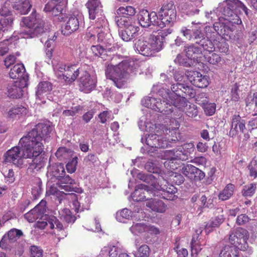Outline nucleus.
I'll return each mask as SVG.
<instances>
[{"mask_svg": "<svg viewBox=\"0 0 257 257\" xmlns=\"http://www.w3.org/2000/svg\"><path fill=\"white\" fill-rule=\"evenodd\" d=\"M241 10L246 16L249 14V10L239 0H225L220 3L216 11L224 16L225 22L215 23L213 25L214 30L220 36H230L234 29V25L242 23L238 16Z\"/></svg>", "mask_w": 257, "mask_h": 257, "instance_id": "obj_1", "label": "nucleus"}, {"mask_svg": "<svg viewBox=\"0 0 257 257\" xmlns=\"http://www.w3.org/2000/svg\"><path fill=\"white\" fill-rule=\"evenodd\" d=\"M177 12L174 2L169 0L164 2L158 12L149 13L142 10L138 15V20L141 26L148 28L151 25L163 28L166 26H173L176 20Z\"/></svg>", "mask_w": 257, "mask_h": 257, "instance_id": "obj_2", "label": "nucleus"}, {"mask_svg": "<svg viewBox=\"0 0 257 257\" xmlns=\"http://www.w3.org/2000/svg\"><path fill=\"white\" fill-rule=\"evenodd\" d=\"M53 130L54 126L50 122L39 123L20 139L19 145H43L48 143Z\"/></svg>", "mask_w": 257, "mask_h": 257, "instance_id": "obj_3", "label": "nucleus"}, {"mask_svg": "<svg viewBox=\"0 0 257 257\" xmlns=\"http://www.w3.org/2000/svg\"><path fill=\"white\" fill-rule=\"evenodd\" d=\"M170 124L166 126L164 124H158L153 123H148L146 125V131L149 133L148 136L142 138V143L146 145L153 144L155 145L157 141H159V136L162 135H169L171 133L172 135L176 133V131L179 127V123L175 119H170Z\"/></svg>", "mask_w": 257, "mask_h": 257, "instance_id": "obj_4", "label": "nucleus"}, {"mask_svg": "<svg viewBox=\"0 0 257 257\" xmlns=\"http://www.w3.org/2000/svg\"><path fill=\"white\" fill-rule=\"evenodd\" d=\"M247 233L246 229L241 227L232 232L229 235V241L233 246H225L223 255L226 257H238V249L243 251L246 250L248 248Z\"/></svg>", "mask_w": 257, "mask_h": 257, "instance_id": "obj_5", "label": "nucleus"}, {"mask_svg": "<svg viewBox=\"0 0 257 257\" xmlns=\"http://www.w3.org/2000/svg\"><path fill=\"white\" fill-rule=\"evenodd\" d=\"M132 67L127 61H122L118 65H108L105 70L107 79L111 80L118 88H121L132 73Z\"/></svg>", "mask_w": 257, "mask_h": 257, "instance_id": "obj_6", "label": "nucleus"}, {"mask_svg": "<svg viewBox=\"0 0 257 257\" xmlns=\"http://www.w3.org/2000/svg\"><path fill=\"white\" fill-rule=\"evenodd\" d=\"M20 25L24 27L21 33L25 38H34L44 32V22L36 12H33L29 17L23 18Z\"/></svg>", "mask_w": 257, "mask_h": 257, "instance_id": "obj_7", "label": "nucleus"}, {"mask_svg": "<svg viewBox=\"0 0 257 257\" xmlns=\"http://www.w3.org/2000/svg\"><path fill=\"white\" fill-rule=\"evenodd\" d=\"M159 37L155 35H150L149 37H140L134 44V48L140 54L150 56L156 52L160 51L162 42Z\"/></svg>", "mask_w": 257, "mask_h": 257, "instance_id": "obj_8", "label": "nucleus"}, {"mask_svg": "<svg viewBox=\"0 0 257 257\" xmlns=\"http://www.w3.org/2000/svg\"><path fill=\"white\" fill-rule=\"evenodd\" d=\"M184 84H173L171 87L172 92L168 89L162 88L159 90L158 94L168 101L170 104L169 107L175 106L180 108L184 106L186 103V99H184L182 90Z\"/></svg>", "mask_w": 257, "mask_h": 257, "instance_id": "obj_9", "label": "nucleus"}, {"mask_svg": "<svg viewBox=\"0 0 257 257\" xmlns=\"http://www.w3.org/2000/svg\"><path fill=\"white\" fill-rule=\"evenodd\" d=\"M179 147L176 150H167L165 152V156L167 158L164 164L171 173L182 167L181 161H186L188 159V152L184 150L183 146Z\"/></svg>", "mask_w": 257, "mask_h": 257, "instance_id": "obj_10", "label": "nucleus"}, {"mask_svg": "<svg viewBox=\"0 0 257 257\" xmlns=\"http://www.w3.org/2000/svg\"><path fill=\"white\" fill-rule=\"evenodd\" d=\"M105 31H104L103 32ZM101 38L99 35L98 42H102V45H92L91 49L94 55L106 60L108 55V53L115 52L118 47L114 43L113 38L110 33L106 32L105 39H102Z\"/></svg>", "mask_w": 257, "mask_h": 257, "instance_id": "obj_11", "label": "nucleus"}, {"mask_svg": "<svg viewBox=\"0 0 257 257\" xmlns=\"http://www.w3.org/2000/svg\"><path fill=\"white\" fill-rule=\"evenodd\" d=\"M43 146H32L30 149L24 150L23 155L27 159H32V161L29 163L30 169L39 171L43 168L45 165L46 161L44 157L45 152Z\"/></svg>", "mask_w": 257, "mask_h": 257, "instance_id": "obj_12", "label": "nucleus"}, {"mask_svg": "<svg viewBox=\"0 0 257 257\" xmlns=\"http://www.w3.org/2000/svg\"><path fill=\"white\" fill-rule=\"evenodd\" d=\"M116 24L119 28L124 29L119 32V35L125 42L135 38L140 30L133 18H120L116 20Z\"/></svg>", "mask_w": 257, "mask_h": 257, "instance_id": "obj_13", "label": "nucleus"}, {"mask_svg": "<svg viewBox=\"0 0 257 257\" xmlns=\"http://www.w3.org/2000/svg\"><path fill=\"white\" fill-rule=\"evenodd\" d=\"M15 146L6 152L4 155L5 161L7 163H12L16 166L22 168L24 159H27L23 155L24 150L30 149L32 146Z\"/></svg>", "mask_w": 257, "mask_h": 257, "instance_id": "obj_14", "label": "nucleus"}, {"mask_svg": "<svg viewBox=\"0 0 257 257\" xmlns=\"http://www.w3.org/2000/svg\"><path fill=\"white\" fill-rule=\"evenodd\" d=\"M167 185H159V183H154V195L159 196L167 200H174L177 198V196L175 194L177 192V188L173 185L169 184L166 182Z\"/></svg>", "mask_w": 257, "mask_h": 257, "instance_id": "obj_15", "label": "nucleus"}, {"mask_svg": "<svg viewBox=\"0 0 257 257\" xmlns=\"http://www.w3.org/2000/svg\"><path fill=\"white\" fill-rule=\"evenodd\" d=\"M79 82L80 89L88 93L95 88L97 81L95 76H91L87 71H83Z\"/></svg>", "mask_w": 257, "mask_h": 257, "instance_id": "obj_16", "label": "nucleus"}, {"mask_svg": "<svg viewBox=\"0 0 257 257\" xmlns=\"http://www.w3.org/2000/svg\"><path fill=\"white\" fill-rule=\"evenodd\" d=\"M162 101L160 100L159 99L158 100L155 97H152L150 105L148 103H145L146 107L165 114H169L172 113L173 112V107H169L170 104L168 103L166 99L163 98Z\"/></svg>", "mask_w": 257, "mask_h": 257, "instance_id": "obj_17", "label": "nucleus"}, {"mask_svg": "<svg viewBox=\"0 0 257 257\" xmlns=\"http://www.w3.org/2000/svg\"><path fill=\"white\" fill-rule=\"evenodd\" d=\"M65 171L63 167L57 168L54 172V175L59 179L60 187L66 191H71L70 185L75 184V181L69 176H65Z\"/></svg>", "mask_w": 257, "mask_h": 257, "instance_id": "obj_18", "label": "nucleus"}, {"mask_svg": "<svg viewBox=\"0 0 257 257\" xmlns=\"http://www.w3.org/2000/svg\"><path fill=\"white\" fill-rule=\"evenodd\" d=\"M27 85L26 79H21L9 84L7 87L8 96L13 98H20L23 94V88L26 87Z\"/></svg>", "mask_w": 257, "mask_h": 257, "instance_id": "obj_19", "label": "nucleus"}, {"mask_svg": "<svg viewBox=\"0 0 257 257\" xmlns=\"http://www.w3.org/2000/svg\"><path fill=\"white\" fill-rule=\"evenodd\" d=\"M81 16H70L65 25L62 27L61 32L65 36H68L77 31L80 25Z\"/></svg>", "mask_w": 257, "mask_h": 257, "instance_id": "obj_20", "label": "nucleus"}, {"mask_svg": "<svg viewBox=\"0 0 257 257\" xmlns=\"http://www.w3.org/2000/svg\"><path fill=\"white\" fill-rule=\"evenodd\" d=\"M104 31H105V32H107V33H109V29L106 26H97L93 27H89L87 29L86 37L90 43H94L96 39L95 34H97V41L98 42L99 35H100V37H102L101 38L102 39L105 38L106 32H104L103 33Z\"/></svg>", "mask_w": 257, "mask_h": 257, "instance_id": "obj_21", "label": "nucleus"}, {"mask_svg": "<svg viewBox=\"0 0 257 257\" xmlns=\"http://www.w3.org/2000/svg\"><path fill=\"white\" fill-rule=\"evenodd\" d=\"M79 74V68L76 65H73L67 66L65 73H58V75L59 78L63 79L68 84H71L76 79Z\"/></svg>", "mask_w": 257, "mask_h": 257, "instance_id": "obj_22", "label": "nucleus"}, {"mask_svg": "<svg viewBox=\"0 0 257 257\" xmlns=\"http://www.w3.org/2000/svg\"><path fill=\"white\" fill-rule=\"evenodd\" d=\"M187 76L190 82L197 87H206L209 84L208 77L203 76L199 72H190L187 75Z\"/></svg>", "mask_w": 257, "mask_h": 257, "instance_id": "obj_23", "label": "nucleus"}, {"mask_svg": "<svg viewBox=\"0 0 257 257\" xmlns=\"http://www.w3.org/2000/svg\"><path fill=\"white\" fill-rule=\"evenodd\" d=\"M86 6L88 10L90 19L94 20L101 16L102 5L100 0H88Z\"/></svg>", "mask_w": 257, "mask_h": 257, "instance_id": "obj_24", "label": "nucleus"}, {"mask_svg": "<svg viewBox=\"0 0 257 257\" xmlns=\"http://www.w3.org/2000/svg\"><path fill=\"white\" fill-rule=\"evenodd\" d=\"M153 185V183H152L151 186L143 184H138L136 187L135 190L133 193V199L138 202L147 200L144 191L154 193Z\"/></svg>", "mask_w": 257, "mask_h": 257, "instance_id": "obj_25", "label": "nucleus"}, {"mask_svg": "<svg viewBox=\"0 0 257 257\" xmlns=\"http://www.w3.org/2000/svg\"><path fill=\"white\" fill-rule=\"evenodd\" d=\"M183 52L188 59L195 60L201 54V49L194 44H186L184 45Z\"/></svg>", "mask_w": 257, "mask_h": 257, "instance_id": "obj_26", "label": "nucleus"}, {"mask_svg": "<svg viewBox=\"0 0 257 257\" xmlns=\"http://www.w3.org/2000/svg\"><path fill=\"white\" fill-rule=\"evenodd\" d=\"M52 84L50 82L47 81L40 82L36 88V96L40 99L44 98L52 90Z\"/></svg>", "mask_w": 257, "mask_h": 257, "instance_id": "obj_27", "label": "nucleus"}, {"mask_svg": "<svg viewBox=\"0 0 257 257\" xmlns=\"http://www.w3.org/2000/svg\"><path fill=\"white\" fill-rule=\"evenodd\" d=\"M146 206L150 208L152 211L164 213L166 211L167 206L161 200L157 199H151L146 203Z\"/></svg>", "mask_w": 257, "mask_h": 257, "instance_id": "obj_28", "label": "nucleus"}, {"mask_svg": "<svg viewBox=\"0 0 257 257\" xmlns=\"http://www.w3.org/2000/svg\"><path fill=\"white\" fill-rule=\"evenodd\" d=\"M25 68L22 64H17L13 66L9 73L10 77L12 79H26L24 76Z\"/></svg>", "mask_w": 257, "mask_h": 257, "instance_id": "obj_29", "label": "nucleus"}, {"mask_svg": "<svg viewBox=\"0 0 257 257\" xmlns=\"http://www.w3.org/2000/svg\"><path fill=\"white\" fill-rule=\"evenodd\" d=\"M9 4L6 2L0 9V15L5 17V18L2 19L0 21L3 22V23L5 24V26L8 25L11 26L14 20L13 17L10 15L11 12L9 8Z\"/></svg>", "mask_w": 257, "mask_h": 257, "instance_id": "obj_30", "label": "nucleus"}, {"mask_svg": "<svg viewBox=\"0 0 257 257\" xmlns=\"http://www.w3.org/2000/svg\"><path fill=\"white\" fill-rule=\"evenodd\" d=\"M203 231L202 228L199 227L195 230V234H194L192 238L191 242V255H197L198 252L201 250L200 245L196 242V241L199 237V235L202 233Z\"/></svg>", "mask_w": 257, "mask_h": 257, "instance_id": "obj_31", "label": "nucleus"}, {"mask_svg": "<svg viewBox=\"0 0 257 257\" xmlns=\"http://www.w3.org/2000/svg\"><path fill=\"white\" fill-rule=\"evenodd\" d=\"M13 8L21 15L27 14L32 7L29 0H23L17 3H14Z\"/></svg>", "mask_w": 257, "mask_h": 257, "instance_id": "obj_32", "label": "nucleus"}, {"mask_svg": "<svg viewBox=\"0 0 257 257\" xmlns=\"http://www.w3.org/2000/svg\"><path fill=\"white\" fill-rule=\"evenodd\" d=\"M234 185L229 183L219 193L218 197L219 200L225 201L229 199L233 194Z\"/></svg>", "mask_w": 257, "mask_h": 257, "instance_id": "obj_33", "label": "nucleus"}, {"mask_svg": "<svg viewBox=\"0 0 257 257\" xmlns=\"http://www.w3.org/2000/svg\"><path fill=\"white\" fill-rule=\"evenodd\" d=\"M59 217L61 220L67 223H73L76 217L74 215L70 209L64 208L59 211Z\"/></svg>", "mask_w": 257, "mask_h": 257, "instance_id": "obj_34", "label": "nucleus"}, {"mask_svg": "<svg viewBox=\"0 0 257 257\" xmlns=\"http://www.w3.org/2000/svg\"><path fill=\"white\" fill-rule=\"evenodd\" d=\"M116 13L121 18H132L136 13V9L132 6L121 7L116 10Z\"/></svg>", "mask_w": 257, "mask_h": 257, "instance_id": "obj_35", "label": "nucleus"}, {"mask_svg": "<svg viewBox=\"0 0 257 257\" xmlns=\"http://www.w3.org/2000/svg\"><path fill=\"white\" fill-rule=\"evenodd\" d=\"M73 155V152L65 147L59 148L55 153L57 158L61 161L69 159Z\"/></svg>", "mask_w": 257, "mask_h": 257, "instance_id": "obj_36", "label": "nucleus"}, {"mask_svg": "<svg viewBox=\"0 0 257 257\" xmlns=\"http://www.w3.org/2000/svg\"><path fill=\"white\" fill-rule=\"evenodd\" d=\"M50 228L51 229L55 228L57 231V235L59 236H66V232L62 223L56 218L51 219V221H49Z\"/></svg>", "mask_w": 257, "mask_h": 257, "instance_id": "obj_37", "label": "nucleus"}, {"mask_svg": "<svg viewBox=\"0 0 257 257\" xmlns=\"http://www.w3.org/2000/svg\"><path fill=\"white\" fill-rule=\"evenodd\" d=\"M199 104L202 106L206 115L211 116L215 113L216 104L214 103H209L208 99H204L199 102Z\"/></svg>", "mask_w": 257, "mask_h": 257, "instance_id": "obj_38", "label": "nucleus"}, {"mask_svg": "<svg viewBox=\"0 0 257 257\" xmlns=\"http://www.w3.org/2000/svg\"><path fill=\"white\" fill-rule=\"evenodd\" d=\"M132 212L130 210L124 208L116 212L115 217L119 222H124L125 220L129 219L132 217Z\"/></svg>", "mask_w": 257, "mask_h": 257, "instance_id": "obj_39", "label": "nucleus"}, {"mask_svg": "<svg viewBox=\"0 0 257 257\" xmlns=\"http://www.w3.org/2000/svg\"><path fill=\"white\" fill-rule=\"evenodd\" d=\"M23 235V232L21 230L15 228L10 229L7 233L8 238L11 242L16 241Z\"/></svg>", "mask_w": 257, "mask_h": 257, "instance_id": "obj_40", "label": "nucleus"}, {"mask_svg": "<svg viewBox=\"0 0 257 257\" xmlns=\"http://www.w3.org/2000/svg\"><path fill=\"white\" fill-rule=\"evenodd\" d=\"M183 107H184V109L183 110V111H184L186 114L189 117H194L197 115L198 110L197 109V106L195 105H188L186 103L184 106H182L179 109H182Z\"/></svg>", "mask_w": 257, "mask_h": 257, "instance_id": "obj_41", "label": "nucleus"}, {"mask_svg": "<svg viewBox=\"0 0 257 257\" xmlns=\"http://www.w3.org/2000/svg\"><path fill=\"white\" fill-rule=\"evenodd\" d=\"M240 116L239 115H234L232 116L231 126L229 132V136L233 137L235 136L239 131L238 123L239 122Z\"/></svg>", "mask_w": 257, "mask_h": 257, "instance_id": "obj_42", "label": "nucleus"}, {"mask_svg": "<svg viewBox=\"0 0 257 257\" xmlns=\"http://www.w3.org/2000/svg\"><path fill=\"white\" fill-rule=\"evenodd\" d=\"M40 213L38 208L35 207L25 214V218L29 222H33L39 217Z\"/></svg>", "mask_w": 257, "mask_h": 257, "instance_id": "obj_43", "label": "nucleus"}, {"mask_svg": "<svg viewBox=\"0 0 257 257\" xmlns=\"http://www.w3.org/2000/svg\"><path fill=\"white\" fill-rule=\"evenodd\" d=\"M193 168H195V166L192 165H183L180 170L183 175H184L187 178L192 181L193 173L195 171Z\"/></svg>", "mask_w": 257, "mask_h": 257, "instance_id": "obj_44", "label": "nucleus"}, {"mask_svg": "<svg viewBox=\"0 0 257 257\" xmlns=\"http://www.w3.org/2000/svg\"><path fill=\"white\" fill-rule=\"evenodd\" d=\"M27 109L23 106H17L12 108L8 111V116L10 118H14L17 115L26 114Z\"/></svg>", "mask_w": 257, "mask_h": 257, "instance_id": "obj_45", "label": "nucleus"}, {"mask_svg": "<svg viewBox=\"0 0 257 257\" xmlns=\"http://www.w3.org/2000/svg\"><path fill=\"white\" fill-rule=\"evenodd\" d=\"M151 250L147 244H143L137 250L135 254L136 257H149Z\"/></svg>", "mask_w": 257, "mask_h": 257, "instance_id": "obj_46", "label": "nucleus"}, {"mask_svg": "<svg viewBox=\"0 0 257 257\" xmlns=\"http://www.w3.org/2000/svg\"><path fill=\"white\" fill-rule=\"evenodd\" d=\"M256 189V186L255 183H251L245 185L242 191V195L245 197H251L255 193Z\"/></svg>", "mask_w": 257, "mask_h": 257, "instance_id": "obj_47", "label": "nucleus"}, {"mask_svg": "<svg viewBox=\"0 0 257 257\" xmlns=\"http://www.w3.org/2000/svg\"><path fill=\"white\" fill-rule=\"evenodd\" d=\"M204 57L206 61L213 65L218 64L221 60L219 55L216 53H209V55L204 54Z\"/></svg>", "mask_w": 257, "mask_h": 257, "instance_id": "obj_48", "label": "nucleus"}, {"mask_svg": "<svg viewBox=\"0 0 257 257\" xmlns=\"http://www.w3.org/2000/svg\"><path fill=\"white\" fill-rule=\"evenodd\" d=\"M146 226L145 224L136 223L133 224L130 228V230L134 234L146 232Z\"/></svg>", "mask_w": 257, "mask_h": 257, "instance_id": "obj_49", "label": "nucleus"}, {"mask_svg": "<svg viewBox=\"0 0 257 257\" xmlns=\"http://www.w3.org/2000/svg\"><path fill=\"white\" fill-rule=\"evenodd\" d=\"M199 45L204 49V50L209 52V53L212 52L215 47L212 41L208 38H205L204 40L199 44Z\"/></svg>", "mask_w": 257, "mask_h": 257, "instance_id": "obj_50", "label": "nucleus"}, {"mask_svg": "<svg viewBox=\"0 0 257 257\" xmlns=\"http://www.w3.org/2000/svg\"><path fill=\"white\" fill-rule=\"evenodd\" d=\"M194 30V28L192 27L190 28L183 27L180 29V33L182 34L184 37L190 41L193 39Z\"/></svg>", "mask_w": 257, "mask_h": 257, "instance_id": "obj_51", "label": "nucleus"}, {"mask_svg": "<svg viewBox=\"0 0 257 257\" xmlns=\"http://www.w3.org/2000/svg\"><path fill=\"white\" fill-rule=\"evenodd\" d=\"M173 26H167V27H169V28L165 29L161 31L159 33L158 35H155V37H159V39L162 42L161 45V49H163V43H164V40L166 36H167L168 35L171 34L173 32V29H172L171 27H172ZM167 27V26H166Z\"/></svg>", "mask_w": 257, "mask_h": 257, "instance_id": "obj_52", "label": "nucleus"}, {"mask_svg": "<svg viewBox=\"0 0 257 257\" xmlns=\"http://www.w3.org/2000/svg\"><path fill=\"white\" fill-rule=\"evenodd\" d=\"M193 38L195 40L196 44H199L206 38L204 37V34L200 29L194 28Z\"/></svg>", "mask_w": 257, "mask_h": 257, "instance_id": "obj_53", "label": "nucleus"}, {"mask_svg": "<svg viewBox=\"0 0 257 257\" xmlns=\"http://www.w3.org/2000/svg\"><path fill=\"white\" fill-rule=\"evenodd\" d=\"M184 177L180 173L176 172L172 173L170 175V180L177 185H180L184 181Z\"/></svg>", "mask_w": 257, "mask_h": 257, "instance_id": "obj_54", "label": "nucleus"}, {"mask_svg": "<svg viewBox=\"0 0 257 257\" xmlns=\"http://www.w3.org/2000/svg\"><path fill=\"white\" fill-rule=\"evenodd\" d=\"M77 157L75 156L73 159L69 161L66 164V167L68 172L72 173H74L76 169V166L77 165Z\"/></svg>", "mask_w": 257, "mask_h": 257, "instance_id": "obj_55", "label": "nucleus"}, {"mask_svg": "<svg viewBox=\"0 0 257 257\" xmlns=\"http://www.w3.org/2000/svg\"><path fill=\"white\" fill-rule=\"evenodd\" d=\"M30 257H43V250L40 247L32 245L30 248Z\"/></svg>", "mask_w": 257, "mask_h": 257, "instance_id": "obj_56", "label": "nucleus"}, {"mask_svg": "<svg viewBox=\"0 0 257 257\" xmlns=\"http://www.w3.org/2000/svg\"><path fill=\"white\" fill-rule=\"evenodd\" d=\"M183 93H184V99L185 97L193 98L195 96V90L191 87L184 84Z\"/></svg>", "mask_w": 257, "mask_h": 257, "instance_id": "obj_57", "label": "nucleus"}, {"mask_svg": "<svg viewBox=\"0 0 257 257\" xmlns=\"http://www.w3.org/2000/svg\"><path fill=\"white\" fill-rule=\"evenodd\" d=\"M35 185L36 186H34L32 188V194L37 197L42 193V182L40 180H37Z\"/></svg>", "mask_w": 257, "mask_h": 257, "instance_id": "obj_58", "label": "nucleus"}, {"mask_svg": "<svg viewBox=\"0 0 257 257\" xmlns=\"http://www.w3.org/2000/svg\"><path fill=\"white\" fill-rule=\"evenodd\" d=\"M175 62L185 67H188L191 65L190 62L188 61L187 59L184 58L180 54L177 55L176 58L175 59Z\"/></svg>", "mask_w": 257, "mask_h": 257, "instance_id": "obj_59", "label": "nucleus"}, {"mask_svg": "<svg viewBox=\"0 0 257 257\" xmlns=\"http://www.w3.org/2000/svg\"><path fill=\"white\" fill-rule=\"evenodd\" d=\"M193 169H194L195 171L193 173L192 180H201L204 178L205 174L203 171L195 167V168H193Z\"/></svg>", "mask_w": 257, "mask_h": 257, "instance_id": "obj_60", "label": "nucleus"}, {"mask_svg": "<svg viewBox=\"0 0 257 257\" xmlns=\"http://www.w3.org/2000/svg\"><path fill=\"white\" fill-rule=\"evenodd\" d=\"M220 225L214 219V218H212L210 220H209L205 225V230L206 232H209L211 231V229L214 227H216Z\"/></svg>", "mask_w": 257, "mask_h": 257, "instance_id": "obj_61", "label": "nucleus"}, {"mask_svg": "<svg viewBox=\"0 0 257 257\" xmlns=\"http://www.w3.org/2000/svg\"><path fill=\"white\" fill-rule=\"evenodd\" d=\"M190 162L195 164L198 166H204L206 164V159L203 157H195L190 161Z\"/></svg>", "mask_w": 257, "mask_h": 257, "instance_id": "obj_62", "label": "nucleus"}, {"mask_svg": "<svg viewBox=\"0 0 257 257\" xmlns=\"http://www.w3.org/2000/svg\"><path fill=\"white\" fill-rule=\"evenodd\" d=\"M249 221V218L246 214H242L238 215L236 219V223L238 225H242Z\"/></svg>", "mask_w": 257, "mask_h": 257, "instance_id": "obj_63", "label": "nucleus"}, {"mask_svg": "<svg viewBox=\"0 0 257 257\" xmlns=\"http://www.w3.org/2000/svg\"><path fill=\"white\" fill-rule=\"evenodd\" d=\"M179 247L177 245L174 249L176 251L178 257H187L188 254V250L187 249L184 248H182L181 249H179Z\"/></svg>", "mask_w": 257, "mask_h": 257, "instance_id": "obj_64", "label": "nucleus"}]
</instances>
